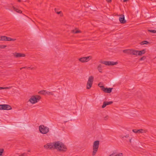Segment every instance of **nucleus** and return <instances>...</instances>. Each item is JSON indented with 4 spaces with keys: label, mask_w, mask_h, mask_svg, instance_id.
Here are the masks:
<instances>
[{
    "label": "nucleus",
    "mask_w": 156,
    "mask_h": 156,
    "mask_svg": "<svg viewBox=\"0 0 156 156\" xmlns=\"http://www.w3.org/2000/svg\"><path fill=\"white\" fill-rule=\"evenodd\" d=\"M14 55L16 58L19 57H24L25 56V55L24 54L18 53H15L14 54Z\"/></svg>",
    "instance_id": "nucleus-14"
},
{
    "label": "nucleus",
    "mask_w": 156,
    "mask_h": 156,
    "mask_svg": "<svg viewBox=\"0 0 156 156\" xmlns=\"http://www.w3.org/2000/svg\"><path fill=\"white\" fill-rule=\"evenodd\" d=\"M40 132L43 134L47 133L49 131V128L44 125H41L39 126Z\"/></svg>",
    "instance_id": "nucleus-5"
},
{
    "label": "nucleus",
    "mask_w": 156,
    "mask_h": 156,
    "mask_svg": "<svg viewBox=\"0 0 156 156\" xmlns=\"http://www.w3.org/2000/svg\"><path fill=\"white\" fill-rule=\"evenodd\" d=\"M30 69L31 70H34L36 69V68H35V67H32V68L30 67Z\"/></svg>",
    "instance_id": "nucleus-37"
},
{
    "label": "nucleus",
    "mask_w": 156,
    "mask_h": 156,
    "mask_svg": "<svg viewBox=\"0 0 156 156\" xmlns=\"http://www.w3.org/2000/svg\"><path fill=\"white\" fill-rule=\"evenodd\" d=\"M100 62L106 65H108V61H101Z\"/></svg>",
    "instance_id": "nucleus-23"
},
{
    "label": "nucleus",
    "mask_w": 156,
    "mask_h": 156,
    "mask_svg": "<svg viewBox=\"0 0 156 156\" xmlns=\"http://www.w3.org/2000/svg\"><path fill=\"white\" fill-rule=\"evenodd\" d=\"M101 89L104 92L106 93H110L111 92L112 88L105 87L104 86L100 87Z\"/></svg>",
    "instance_id": "nucleus-10"
},
{
    "label": "nucleus",
    "mask_w": 156,
    "mask_h": 156,
    "mask_svg": "<svg viewBox=\"0 0 156 156\" xmlns=\"http://www.w3.org/2000/svg\"><path fill=\"white\" fill-rule=\"evenodd\" d=\"M99 144V141L98 140H96L95 141L93 144V151L92 155L94 156L97 152Z\"/></svg>",
    "instance_id": "nucleus-3"
},
{
    "label": "nucleus",
    "mask_w": 156,
    "mask_h": 156,
    "mask_svg": "<svg viewBox=\"0 0 156 156\" xmlns=\"http://www.w3.org/2000/svg\"><path fill=\"white\" fill-rule=\"evenodd\" d=\"M154 58H156V56Z\"/></svg>",
    "instance_id": "nucleus-48"
},
{
    "label": "nucleus",
    "mask_w": 156,
    "mask_h": 156,
    "mask_svg": "<svg viewBox=\"0 0 156 156\" xmlns=\"http://www.w3.org/2000/svg\"><path fill=\"white\" fill-rule=\"evenodd\" d=\"M30 67H24L20 68V69H30Z\"/></svg>",
    "instance_id": "nucleus-31"
},
{
    "label": "nucleus",
    "mask_w": 156,
    "mask_h": 156,
    "mask_svg": "<svg viewBox=\"0 0 156 156\" xmlns=\"http://www.w3.org/2000/svg\"><path fill=\"white\" fill-rule=\"evenodd\" d=\"M46 94L48 95H53V94L52 92H49L47 91Z\"/></svg>",
    "instance_id": "nucleus-29"
},
{
    "label": "nucleus",
    "mask_w": 156,
    "mask_h": 156,
    "mask_svg": "<svg viewBox=\"0 0 156 156\" xmlns=\"http://www.w3.org/2000/svg\"><path fill=\"white\" fill-rule=\"evenodd\" d=\"M122 51L123 53L129 55H136V50H134L132 49L124 50H123Z\"/></svg>",
    "instance_id": "nucleus-6"
},
{
    "label": "nucleus",
    "mask_w": 156,
    "mask_h": 156,
    "mask_svg": "<svg viewBox=\"0 0 156 156\" xmlns=\"http://www.w3.org/2000/svg\"><path fill=\"white\" fill-rule=\"evenodd\" d=\"M113 103V102L112 101H110L109 102H107L106 101H104L103 103V105L102 106V108H105L107 105H109L112 104Z\"/></svg>",
    "instance_id": "nucleus-12"
},
{
    "label": "nucleus",
    "mask_w": 156,
    "mask_h": 156,
    "mask_svg": "<svg viewBox=\"0 0 156 156\" xmlns=\"http://www.w3.org/2000/svg\"><path fill=\"white\" fill-rule=\"evenodd\" d=\"M57 142L59 144L57 149L58 151L62 152H65L67 151V148L66 146L59 141H58Z\"/></svg>",
    "instance_id": "nucleus-2"
},
{
    "label": "nucleus",
    "mask_w": 156,
    "mask_h": 156,
    "mask_svg": "<svg viewBox=\"0 0 156 156\" xmlns=\"http://www.w3.org/2000/svg\"><path fill=\"white\" fill-rule=\"evenodd\" d=\"M109 118V116L107 115L104 118V120H107Z\"/></svg>",
    "instance_id": "nucleus-34"
},
{
    "label": "nucleus",
    "mask_w": 156,
    "mask_h": 156,
    "mask_svg": "<svg viewBox=\"0 0 156 156\" xmlns=\"http://www.w3.org/2000/svg\"><path fill=\"white\" fill-rule=\"evenodd\" d=\"M9 38H11L7 37V39H6V41H10V40H10V39Z\"/></svg>",
    "instance_id": "nucleus-35"
},
{
    "label": "nucleus",
    "mask_w": 156,
    "mask_h": 156,
    "mask_svg": "<svg viewBox=\"0 0 156 156\" xmlns=\"http://www.w3.org/2000/svg\"><path fill=\"white\" fill-rule=\"evenodd\" d=\"M13 9L15 11H16V12H18L19 13H21L22 12V11L21 10H20L17 9H16V8L14 7H13Z\"/></svg>",
    "instance_id": "nucleus-24"
},
{
    "label": "nucleus",
    "mask_w": 156,
    "mask_h": 156,
    "mask_svg": "<svg viewBox=\"0 0 156 156\" xmlns=\"http://www.w3.org/2000/svg\"><path fill=\"white\" fill-rule=\"evenodd\" d=\"M132 131L133 132H134L135 133H136V129H133Z\"/></svg>",
    "instance_id": "nucleus-36"
},
{
    "label": "nucleus",
    "mask_w": 156,
    "mask_h": 156,
    "mask_svg": "<svg viewBox=\"0 0 156 156\" xmlns=\"http://www.w3.org/2000/svg\"><path fill=\"white\" fill-rule=\"evenodd\" d=\"M41 99V97L39 95L32 96L29 99V101L34 104L38 102Z\"/></svg>",
    "instance_id": "nucleus-4"
},
{
    "label": "nucleus",
    "mask_w": 156,
    "mask_h": 156,
    "mask_svg": "<svg viewBox=\"0 0 156 156\" xmlns=\"http://www.w3.org/2000/svg\"><path fill=\"white\" fill-rule=\"evenodd\" d=\"M146 58V57L144 56L140 58L139 59L140 61L144 60Z\"/></svg>",
    "instance_id": "nucleus-28"
},
{
    "label": "nucleus",
    "mask_w": 156,
    "mask_h": 156,
    "mask_svg": "<svg viewBox=\"0 0 156 156\" xmlns=\"http://www.w3.org/2000/svg\"><path fill=\"white\" fill-rule=\"evenodd\" d=\"M100 85H101V84H100V83H99L98 84V86L100 87H101V86H100Z\"/></svg>",
    "instance_id": "nucleus-42"
},
{
    "label": "nucleus",
    "mask_w": 156,
    "mask_h": 156,
    "mask_svg": "<svg viewBox=\"0 0 156 156\" xmlns=\"http://www.w3.org/2000/svg\"><path fill=\"white\" fill-rule=\"evenodd\" d=\"M10 39V40H10V41H15L16 39H12V38H9Z\"/></svg>",
    "instance_id": "nucleus-38"
},
{
    "label": "nucleus",
    "mask_w": 156,
    "mask_h": 156,
    "mask_svg": "<svg viewBox=\"0 0 156 156\" xmlns=\"http://www.w3.org/2000/svg\"><path fill=\"white\" fill-rule=\"evenodd\" d=\"M28 151L29 152H30V150H28Z\"/></svg>",
    "instance_id": "nucleus-47"
},
{
    "label": "nucleus",
    "mask_w": 156,
    "mask_h": 156,
    "mask_svg": "<svg viewBox=\"0 0 156 156\" xmlns=\"http://www.w3.org/2000/svg\"><path fill=\"white\" fill-rule=\"evenodd\" d=\"M146 52V51L145 49H143L140 51L137 50V54L138 55L141 56L144 54Z\"/></svg>",
    "instance_id": "nucleus-15"
},
{
    "label": "nucleus",
    "mask_w": 156,
    "mask_h": 156,
    "mask_svg": "<svg viewBox=\"0 0 156 156\" xmlns=\"http://www.w3.org/2000/svg\"><path fill=\"white\" fill-rule=\"evenodd\" d=\"M92 58V57L91 56H89L80 58L79 59V60L82 62H88Z\"/></svg>",
    "instance_id": "nucleus-9"
},
{
    "label": "nucleus",
    "mask_w": 156,
    "mask_h": 156,
    "mask_svg": "<svg viewBox=\"0 0 156 156\" xmlns=\"http://www.w3.org/2000/svg\"><path fill=\"white\" fill-rule=\"evenodd\" d=\"M148 31L153 33H156V30H148Z\"/></svg>",
    "instance_id": "nucleus-26"
},
{
    "label": "nucleus",
    "mask_w": 156,
    "mask_h": 156,
    "mask_svg": "<svg viewBox=\"0 0 156 156\" xmlns=\"http://www.w3.org/2000/svg\"><path fill=\"white\" fill-rule=\"evenodd\" d=\"M107 2H111L112 1V0H106Z\"/></svg>",
    "instance_id": "nucleus-41"
},
{
    "label": "nucleus",
    "mask_w": 156,
    "mask_h": 156,
    "mask_svg": "<svg viewBox=\"0 0 156 156\" xmlns=\"http://www.w3.org/2000/svg\"><path fill=\"white\" fill-rule=\"evenodd\" d=\"M71 32L74 34H77L79 33H80L81 32L80 30H73L71 31Z\"/></svg>",
    "instance_id": "nucleus-21"
},
{
    "label": "nucleus",
    "mask_w": 156,
    "mask_h": 156,
    "mask_svg": "<svg viewBox=\"0 0 156 156\" xmlns=\"http://www.w3.org/2000/svg\"><path fill=\"white\" fill-rule=\"evenodd\" d=\"M6 47L7 46L6 45L3 44H0V48L3 49L6 48Z\"/></svg>",
    "instance_id": "nucleus-25"
},
{
    "label": "nucleus",
    "mask_w": 156,
    "mask_h": 156,
    "mask_svg": "<svg viewBox=\"0 0 156 156\" xmlns=\"http://www.w3.org/2000/svg\"><path fill=\"white\" fill-rule=\"evenodd\" d=\"M19 2H21V0H17Z\"/></svg>",
    "instance_id": "nucleus-44"
},
{
    "label": "nucleus",
    "mask_w": 156,
    "mask_h": 156,
    "mask_svg": "<svg viewBox=\"0 0 156 156\" xmlns=\"http://www.w3.org/2000/svg\"><path fill=\"white\" fill-rule=\"evenodd\" d=\"M94 79V77L93 76H90L89 77L87 84V89H90L92 87Z\"/></svg>",
    "instance_id": "nucleus-7"
},
{
    "label": "nucleus",
    "mask_w": 156,
    "mask_h": 156,
    "mask_svg": "<svg viewBox=\"0 0 156 156\" xmlns=\"http://www.w3.org/2000/svg\"><path fill=\"white\" fill-rule=\"evenodd\" d=\"M7 37L6 36H2L0 37V40L2 41H6Z\"/></svg>",
    "instance_id": "nucleus-20"
},
{
    "label": "nucleus",
    "mask_w": 156,
    "mask_h": 156,
    "mask_svg": "<svg viewBox=\"0 0 156 156\" xmlns=\"http://www.w3.org/2000/svg\"><path fill=\"white\" fill-rule=\"evenodd\" d=\"M3 149H0V156L2 155V154L4 152Z\"/></svg>",
    "instance_id": "nucleus-27"
},
{
    "label": "nucleus",
    "mask_w": 156,
    "mask_h": 156,
    "mask_svg": "<svg viewBox=\"0 0 156 156\" xmlns=\"http://www.w3.org/2000/svg\"><path fill=\"white\" fill-rule=\"evenodd\" d=\"M103 66L101 64H99L97 67V69L99 72L102 73V68L103 67Z\"/></svg>",
    "instance_id": "nucleus-17"
},
{
    "label": "nucleus",
    "mask_w": 156,
    "mask_h": 156,
    "mask_svg": "<svg viewBox=\"0 0 156 156\" xmlns=\"http://www.w3.org/2000/svg\"><path fill=\"white\" fill-rule=\"evenodd\" d=\"M27 155V154L26 153V154H24L23 155V156H26Z\"/></svg>",
    "instance_id": "nucleus-45"
},
{
    "label": "nucleus",
    "mask_w": 156,
    "mask_h": 156,
    "mask_svg": "<svg viewBox=\"0 0 156 156\" xmlns=\"http://www.w3.org/2000/svg\"><path fill=\"white\" fill-rule=\"evenodd\" d=\"M129 135H126V136H122V135L121 136V137L122 138H123L124 137H126V138H128L129 137Z\"/></svg>",
    "instance_id": "nucleus-33"
},
{
    "label": "nucleus",
    "mask_w": 156,
    "mask_h": 156,
    "mask_svg": "<svg viewBox=\"0 0 156 156\" xmlns=\"http://www.w3.org/2000/svg\"><path fill=\"white\" fill-rule=\"evenodd\" d=\"M143 92L141 90H139L137 92V97L140 99H141L143 98Z\"/></svg>",
    "instance_id": "nucleus-13"
},
{
    "label": "nucleus",
    "mask_w": 156,
    "mask_h": 156,
    "mask_svg": "<svg viewBox=\"0 0 156 156\" xmlns=\"http://www.w3.org/2000/svg\"><path fill=\"white\" fill-rule=\"evenodd\" d=\"M58 145V143L57 142V141H56L53 143H48L47 144L44 145V147L47 149L48 148L50 149H51L52 148L57 149Z\"/></svg>",
    "instance_id": "nucleus-1"
},
{
    "label": "nucleus",
    "mask_w": 156,
    "mask_h": 156,
    "mask_svg": "<svg viewBox=\"0 0 156 156\" xmlns=\"http://www.w3.org/2000/svg\"><path fill=\"white\" fill-rule=\"evenodd\" d=\"M121 17H119V20L121 23L122 24L125 23L126 21L125 19V17L124 15H120Z\"/></svg>",
    "instance_id": "nucleus-11"
},
{
    "label": "nucleus",
    "mask_w": 156,
    "mask_h": 156,
    "mask_svg": "<svg viewBox=\"0 0 156 156\" xmlns=\"http://www.w3.org/2000/svg\"><path fill=\"white\" fill-rule=\"evenodd\" d=\"M12 109L11 106L8 105H0V110H9Z\"/></svg>",
    "instance_id": "nucleus-8"
},
{
    "label": "nucleus",
    "mask_w": 156,
    "mask_h": 156,
    "mask_svg": "<svg viewBox=\"0 0 156 156\" xmlns=\"http://www.w3.org/2000/svg\"><path fill=\"white\" fill-rule=\"evenodd\" d=\"M11 87H2V89H10L11 88Z\"/></svg>",
    "instance_id": "nucleus-32"
},
{
    "label": "nucleus",
    "mask_w": 156,
    "mask_h": 156,
    "mask_svg": "<svg viewBox=\"0 0 156 156\" xmlns=\"http://www.w3.org/2000/svg\"><path fill=\"white\" fill-rule=\"evenodd\" d=\"M147 132V130L146 129H140L137 130V135L138 134H140V133L142 134L144 133H146Z\"/></svg>",
    "instance_id": "nucleus-16"
},
{
    "label": "nucleus",
    "mask_w": 156,
    "mask_h": 156,
    "mask_svg": "<svg viewBox=\"0 0 156 156\" xmlns=\"http://www.w3.org/2000/svg\"><path fill=\"white\" fill-rule=\"evenodd\" d=\"M47 90H42L39 91L38 93L40 94H42L44 95H45L46 94Z\"/></svg>",
    "instance_id": "nucleus-19"
},
{
    "label": "nucleus",
    "mask_w": 156,
    "mask_h": 156,
    "mask_svg": "<svg viewBox=\"0 0 156 156\" xmlns=\"http://www.w3.org/2000/svg\"><path fill=\"white\" fill-rule=\"evenodd\" d=\"M118 63L117 62H111L108 61V66H113L114 65H116Z\"/></svg>",
    "instance_id": "nucleus-18"
},
{
    "label": "nucleus",
    "mask_w": 156,
    "mask_h": 156,
    "mask_svg": "<svg viewBox=\"0 0 156 156\" xmlns=\"http://www.w3.org/2000/svg\"><path fill=\"white\" fill-rule=\"evenodd\" d=\"M24 154H26V153H23V154H21V155H19V156H23V155Z\"/></svg>",
    "instance_id": "nucleus-40"
},
{
    "label": "nucleus",
    "mask_w": 156,
    "mask_h": 156,
    "mask_svg": "<svg viewBox=\"0 0 156 156\" xmlns=\"http://www.w3.org/2000/svg\"><path fill=\"white\" fill-rule=\"evenodd\" d=\"M2 89V87H0V90Z\"/></svg>",
    "instance_id": "nucleus-43"
},
{
    "label": "nucleus",
    "mask_w": 156,
    "mask_h": 156,
    "mask_svg": "<svg viewBox=\"0 0 156 156\" xmlns=\"http://www.w3.org/2000/svg\"><path fill=\"white\" fill-rule=\"evenodd\" d=\"M115 154V153H114V152H113V153H112V154L110 155H109V156H112V155H114V154Z\"/></svg>",
    "instance_id": "nucleus-39"
},
{
    "label": "nucleus",
    "mask_w": 156,
    "mask_h": 156,
    "mask_svg": "<svg viewBox=\"0 0 156 156\" xmlns=\"http://www.w3.org/2000/svg\"><path fill=\"white\" fill-rule=\"evenodd\" d=\"M57 9H56V8L55 9V12L57 13L58 14H59L61 13V11H57Z\"/></svg>",
    "instance_id": "nucleus-30"
},
{
    "label": "nucleus",
    "mask_w": 156,
    "mask_h": 156,
    "mask_svg": "<svg viewBox=\"0 0 156 156\" xmlns=\"http://www.w3.org/2000/svg\"><path fill=\"white\" fill-rule=\"evenodd\" d=\"M131 139H129V142L131 143Z\"/></svg>",
    "instance_id": "nucleus-46"
},
{
    "label": "nucleus",
    "mask_w": 156,
    "mask_h": 156,
    "mask_svg": "<svg viewBox=\"0 0 156 156\" xmlns=\"http://www.w3.org/2000/svg\"><path fill=\"white\" fill-rule=\"evenodd\" d=\"M149 43L148 41H143L142 42H141L140 43V44L141 45H144V44H147Z\"/></svg>",
    "instance_id": "nucleus-22"
}]
</instances>
